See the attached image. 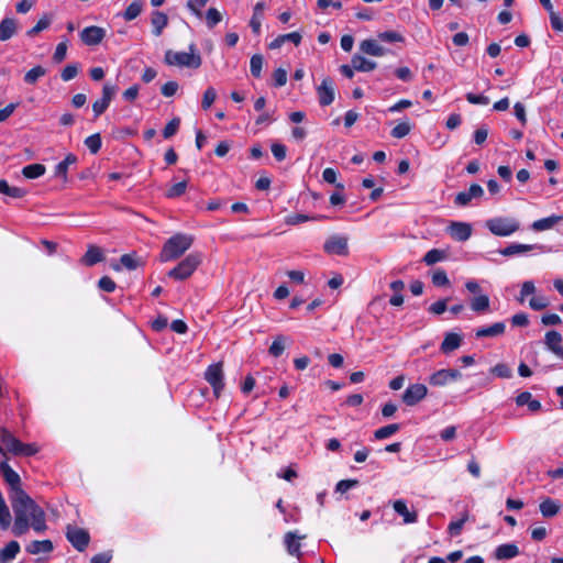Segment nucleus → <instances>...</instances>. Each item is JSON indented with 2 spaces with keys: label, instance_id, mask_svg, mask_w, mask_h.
Listing matches in <instances>:
<instances>
[{
  "label": "nucleus",
  "instance_id": "cd10ccee",
  "mask_svg": "<svg viewBox=\"0 0 563 563\" xmlns=\"http://www.w3.org/2000/svg\"><path fill=\"white\" fill-rule=\"evenodd\" d=\"M301 38H302L301 34L298 32L282 34V35H278L275 40H273L268 44V48L277 49V48L282 47L284 45V43H287V42H291L296 46H298L301 42Z\"/></svg>",
  "mask_w": 563,
  "mask_h": 563
},
{
  "label": "nucleus",
  "instance_id": "79ce46f5",
  "mask_svg": "<svg viewBox=\"0 0 563 563\" xmlns=\"http://www.w3.org/2000/svg\"><path fill=\"white\" fill-rule=\"evenodd\" d=\"M399 430H400V424H398V423L387 424V426H384V427L377 429L374 432V438L376 440H384V439L391 437Z\"/></svg>",
  "mask_w": 563,
  "mask_h": 563
},
{
  "label": "nucleus",
  "instance_id": "58836bf2",
  "mask_svg": "<svg viewBox=\"0 0 563 563\" xmlns=\"http://www.w3.org/2000/svg\"><path fill=\"white\" fill-rule=\"evenodd\" d=\"M11 520L12 517L9 507L7 506L2 493L0 492V528L2 530H7L11 525Z\"/></svg>",
  "mask_w": 563,
  "mask_h": 563
},
{
  "label": "nucleus",
  "instance_id": "ea45409f",
  "mask_svg": "<svg viewBox=\"0 0 563 563\" xmlns=\"http://www.w3.org/2000/svg\"><path fill=\"white\" fill-rule=\"evenodd\" d=\"M471 309L477 313L486 312L489 309V298L487 295H479L471 300Z\"/></svg>",
  "mask_w": 563,
  "mask_h": 563
},
{
  "label": "nucleus",
  "instance_id": "680f3d73",
  "mask_svg": "<svg viewBox=\"0 0 563 563\" xmlns=\"http://www.w3.org/2000/svg\"><path fill=\"white\" fill-rule=\"evenodd\" d=\"M98 287L102 291L113 292L117 288V284L109 276H103L99 279Z\"/></svg>",
  "mask_w": 563,
  "mask_h": 563
},
{
  "label": "nucleus",
  "instance_id": "f8f14e48",
  "mask_svg": "<svg viewBox=\"0 0 563 563\" xmlns=\"http://www.w3.org/2000/svg\"><path fill=\"white\" fill-rule=\"evenodd\" d=\"M462 377V373L456 368L439 369L430 375L429 384L432 386H445Z\"/></svg>",
  "mask_w": 563,
  "mask_h": 563
},
{
  "label": "nucleus",
  "instance_id": "4468645a",
  "mask_svg": "<svg viewBox=\"0 0 563 563\" xmlns=\"http://www.w3.org/2000/svg\"><path fill=\"white\" fill-rule=\"evenodd\" d=\"M428 394V388L423 384H412L407 387L402 395V401L407 406H415L421 401Z\"/></svg>",
  "mask_w": 563,
  "mask_h": 563
},
{
  "label": "nucleus",
  "instance_id": "13d9d810",
  "mask_svg": "<svg viewBox=\"0 0 563 563\" xmlns=\"http://www.w3.org/2000/svg\"><path fill=\"white\" fill-rule=\"evenodd\" d=\"M320 217H310V216L302 214V213H294L286 218V223L289 225H297V224L303 223L309 220H317Z\"/></svg>",
  "mask_w": 563,
  "mask_h": 563
},
{
  "label": "nucleus",
  "instance_id": "4d7b16f0",
  "mask_svg": "<svg viewBox=\"0 0 563 563\" xmlns=\"http://www.w3.org/2000/svg\"><path fill=\"white\" fill-rule=\"evenodd\" d=\"M550 305L549 299L545 296H534L529 300V306L536 311L545 309Z\"/></svg>",
  "mask_w": 563,
  "mask_h": 563
},
{
  "label": "nucleus",
  "instance_id": "6e6d98bb",
  "mask_svg": "<svg viewBox=\"0 0 563 563\" xmlns=\"http://www.w3.org/2000/svg\"><path fill=\"white\" fill-rule=\"evenodd\" d=\"M217 98V91L213 87L206 89L202 96L201 107L203 110H208Z\"/></svg>",
  "mask_w": 563,
  "mask_h": 563
},
{
  "label": "nucleus",
  "instance_id": "6e6552de",
  "mask_svg": "<svg viewBox=\"0 0 563 563\" xmlns=\"http://www.w3.org/2000/svg\"><path fill=\"white\" fill-rule=\"evenodd\" d=\"M200 263L201 256L198 253H191L168 272V277L175 280H185L194 274Z\"/></svg>",
  "mask_w": 563,
  "mask_h": 563
},
{
  "label": "nucleus",
  "instance_id": "9d476101",
  "mask_svg": "<svg viewBox=\"0 0 563 563\" xmlns=\"http://www.w3.org/2000/svg\"><path fill=\"white\" fill-rule=\"evenodd\" d=\"M66 539L79 552H84L90 542V534L87 530L68 525L66 528Z\"/></svg>",
  "mask_w": 563,
  "mask_h": 563
},
{
  "label": "nucleus",
  "instance_id": "72a5a7b5",
  "mask_svg": "<svg viewBox=\"0 0 563 563\" xmlns=\"http://www.w3.org/2000/svg\"><path fill=\"white\" fill-rule=\"evenodd\" d=\"M54 549L51 540H35L26 545L25 550L30 554L49 553Z\"/></svg>",
  "mask_w": 563,
  "mask_h": 563
},
{
  "label": "nucleus",
  "instance_id": "aec40b11",
  "mask_svg": "<svg viewBox=\"0 0 563 563\" xmlns=\"http://www.w3.org/2000/svg\"><path fill=\"white\" fill-rule=\"evenodd\" d=\"M303 538H305V536H299L297 532H292V531H289L285 534L284 542L287 548V552L290 555H294V556H297L298 559H300L302 553L300 550L301 545H300L299 541Z\"/></svg>",
  "mask_w": 563,
  "mask_h": 563
},
{
  "label": "nucleus",
  "instance_id": "4c0bfd02",
  "mask_svg": "<svg viewBox=\"0 0 563 563\" xmlns=\"http://www.w3.org/2000/svg\"><path fill=\"white\" fill-rule=\"evenodd\" d=\"M45 166L43 164H30L23 167L22 175L27 179H35L45 174Z\"/></svg>",
  "mask_w": 563,
  "mask_h": 563
},
{
  "label": "nucleus",
  "instance_id": "423d86ee",
  "mask_svg": "<svg viewBox=\"0 0 563 563\" xmlns=\"http://www.w3.org/2000/svg\"><path fill=\"white\" fill-rule=\"evenodd\" d=\"M485 225L496 236H509L520 229V223L516 219L508 217L488 219Z\"/></svg>",
  "mask_w": 563,
  "mask_h": 563
},
{
  "label": "nucleus",
  "instance_id": "0eeeda50",
  "mask_svg": "<svg viewBox=\"0 0 563 563\" xmlns=\"http://www.w3.org/2000/svg\"><path fill=\"white\" fill-rule=\"evenodd\" d=\"M0 473L9 487V499L18 497L20 494H26V492L22 488L20 475L9 465L8 456L0 462Z\"/></svg>",
  "mask_w": 563,
  "mask_h": 563
},
{
  "label": "nucleus",
  "instance_id": "864d4df0",
  "mask_svg": "<svg viewBox=\"0 0 563 563\" xmlns=\"http://www.w3.org/2000/svg\"><path fill=\"white\" fill-rule=\"evenodd\" d=\"M285 351V338L282 335H278L273 341L271 347H269V354L274 357L280 356Z\"/></svg>",
  "mask_w": 563,
  "mask_h": 563
},
{
  "label": "nucleus",
  "instance_id": "09e8293b",
  "mask_svg": "<svg viewBox=\"0 0 563 563\" xmlns=\"http://www.w3.org/2000/svg\"><path fill=\"white\" fill-rule=\"evenodd\" d=\"M411 131V125L408 121L398 123L393 130L390 131V135L395 139H402L407 136Z\"/></svg>",
  "mask_w": 563,
  "mask_h": 563
},
{
  "label": "nucleus",
  "instance_id": "ddd939ff",
  "mask_svg": "<svg viewBox=\"0 0 563 563\" xmlns=\"http://www.w3.org/2000/svg\"><path fill=\"white\" fill-rule=\"evenodd\" d=\"M317 95L322 107H327L334 101L335 91L332 78L325 77L322 79L321 84L317 87Z\"/></svg>",
  "mask_w": 563,
  "mask_h": 563
},
{
  "label": "nucleus",
  "instance_id": "7c9ffc66",
  "mask_svg": "<svg viewBox=\"0 0 563 563\" xmlns=\"http://www.w3.org/2000/svg\"><path fill=\"white\" fill-rule=\"evenodd\" d=\"M21 548L18 541H10L3 549L0 550V563H10L19 554Z\"/></svg>",
  "mask_w": 563,
  "mask_h": 563
},
{
  "label": "nucleus",
  "instance_id": "2f4dec72",
  "mask_svg": "<svg viewBox=\"0 0 563 563\" xmlns=\"http://www.w3.org/2000/svg\"><path fill=\"white\" fill-rule=\"evenodd\" d=\"M563 220L562 216L552 214L547 218L539 219L534 221L531 225V229L534 231H545L552 229L554 225L560 223Z\"/></svg>",
  "mask_w": 563,
  "mask_h": 563
},
{
  "label": "nucleus",
  "instance_id": "7ed1b4c3",
  "mask_svg": "<svg viewBox=\"0 0 563 563\" xmlns=\"http://www.w3.org/2000/svg\"><path fill=\"white\" fill-rule=\"evenodd\" d=\"M40 452L36 443H23L11 430L0 427V454L5 459L8 454L18 457L34 456Z\"/></svg>",
  "mask_w": 563,
  "mask_h": 563
},
{
  "label": "nucleus",
  "instance_id": "f257e3e1",
  "mask_svg": "<svg viewBox=\"0 0 563 563\" xmlns=\"http://www.w3.org/2000/svg\"><path fill=\"white\" fill-rule=\"evenodd\" d=\"M14 514L12 533L15 537L25 534L30 528L36 532L46 530L44 510L26 494L10 499Z\"/></svg>",
  "mask_w": 563,
  "mask_h": 563
},
{
  "label": "nucleus",
  "instance_id": "3c124183",
  "mask_svg": "<svg viewBox=\"0 0 563 563\" xmlns=\"http://www.w3.org/2000/svg\"><path fill=\"white\" fill-rule=\"evenodd\" d=\"M432 284L437 287H444L450 285L446 272L442 268H438L432 274Z\"/></svg>",
  "mask_w": 563,
  "mask_h": 563
},
{
  "label": "nucleus",
  "instance_id": "dca6fc26",
  "mask_svg": "<svg viewBox=\"0 0 563 563\" xmlns=\"http://www.w3.org/2000/svg\"><path fill=\"white\" fill-rule=\"evenodd\" d=\"M448 232L453 240L457 242H465L472 235V225L466 222L453 221L448 227Z\"/></svg>",
  "mask_w": 563,
  "mask_h": 563
},
{
  "label": "nucleus",
  "instance_id": "a878e982",
  "mask_svg": "<svg viewBox=\"0 0 563 563\" xmlns=\"http://www.w3.org/2000/svg\"><path fill=\"white\" fill-rule=\"evenodd\" d=\"M360 49L371 56H384L388 53V49L380 46L376 40L367 38L362 41Z\"/></svg>",
  "mask_w": 563,
  "mask_h": 563
},
{
  "label": "nucleus",
  "instance_id": "bb28decb",
  "mask_svg": "<svg viewBox=\"0 0 563 563\" xmlns=\"http://www.w3.org/2000/svg\"><path fill=\"white\" fill-rule=\"evenodd\" d=\"M462 336L454 332H449L445 334L444 340L440 345V350L444 354H449L461 346Z\"/></svg>",
  "mask_w": 563,
  "mask_h": 563
},
{
  "label": "nucleus",
  "instance_id": "393cba45",
  "mask_svg": "<svg viewBox=\"0 0 563 563\" xmlns=\"http://www.w3.org/2000/svg\"><path fill=\"white\" fill-rule=\"evenodd\" d=\"M77 163V156L73 153L66 155V157L55 166L54 176L62 178L63 181H67V173L70 165Z\"/></svg>",
  "mask_w": 563,
  "mask_h": 563
},
{
  "label": "nucleus",
  "instance_id": "a19ab883",
  "mask_svg": "<svg viewBox=\"0 0 563 563\" xmlns=\"http://www.w3.org/2000/svg\"><path fill=\"white\" fill-rule=\"evenodd\" d=\"M445 257V251L432 249L424 254L422 261L426 263V265L431 266L437 264L438 262L443 261Z\"/></svg>",
  "mask_w": 563,
  "mask_h": 563
},
{
  "label": "nucleus",
  "instance_id": "c9c22d12",
  "mask_svg": "<svg viewBox=\"0 0 563 563\" xmlns=\"http://www.w3.org/2000/svg\"><path fill=\"white\" fill-rule=\"evenodd\" d=\"M144 7L143 0H133L124 10L122 13V18L125 21H133L135 20L142 12Z\"/></svg>",
  "mask_w": 563,
  "mask_h": 563
},
{
  "label": "nucleus",
  "instance_id": "c85d7f7f",
  "mask_svg": "<svg viewBox=\"0 0 563 563\" xmlns=\"http://www.w3.org/2000/svg\"><path fill=\"white\" fill-rule=\"evenodd\" d=\"M151 24L153 26V34L155 36H159L163 33V30L168 24V16L162 11H153L151 15Z\"/></svg>",
  "mask_w": 563,
  "mask_h": 563
},
{
  "label": "nucleus",
  "instance_id": "052dcab7",
  "mask_svg": "<svg viewBox=\"0 0 563 563\" xmlns=\"http://www.w3.org/2000/svg\"><path fill=\"white\" fill-rule=\"evenodd\" d=\"M490 372L500 378H509L511 377V369L510 367L505 363H498L496 364Z\"/></svg>",
  "mask_w": 563,
  "mask_h": 563
},
{
  "label": "nucleus",
  "instance_id": "338daca9",
  "mask_svg": "<svg viewBox=\"0 0 563 563\" xmlns=\"http://www.w3.org/2000/svg\"><path fill=\"white\" fill-rule=\"evenodd\" d=\"M274 85L276 87H283L287 82V71L284 68H277L273 73Z\"/></svg>",
  "mask_w": 563,
  "mask_h": 563
},
{
  "label": "nucleus",
  "instance_id": "39448f33",
  "mask_svg": "<svg viewBox=\"0 0 563 563\" xmlns=\"http://www.w3.org/2000/svg\"><path fill=\"white\" fill-rule=\"evenodd\" d=\"M189 52H174L172 49L166 51L164 56L165 64L169 66L187 67L197 69L201 66V56L197 53L196 45L191 43L189 45Z\"/></svg>",
  "mask_w": 563,
  "mask_h": 563
},
{
  "label": "nucleus",
  "instance_id": "5701e85b",
  "mask_svg": "<svg viewBox=\"0 0 563 563\" xmlns=\"http://www.w3.org/2000/svg\"><path fill=\"white\" fill-rule=\"evenodd\" d=\"M539 247L538 245L532 244H521V243H511L508 246L500 249L499 254L510 257L515 255H523L529 253L530 251Z\"/></svg>",
  "mask_w": 563,
  "mask_h": 563
},
{
  "label": "nucleus",
  "instance_id": "a211bd4d",
  "mask_svg": "<svg viewBox=\"0 0 563 563\" xmlns=\"http://www.w3.org/2000/svg\"><path fill=\"white\" fill-rule=\"evenodd\" d=\"M544 343L547 347L556 356L563 358L562 335L555 330L545 333Z\"/></svg>",
  "mask_w": 563,
  "mask_h": 563
},
{
  "label": "nucleus",
  "instance_id": "473e14b6",
  "mask_svg": "<svg viewBox=\"0 0 563 563\" xmlns=\"http://www.w3.org/2000/svg\"><path fill=\"white\" fill-rule=\"evenodd\" d=\"M351 64L355 70L363 73L372 71L377 66L375 62L366 59L364 56L358 54L352 57Z\"/></svg>",
  "mask_w": 563,
  "mask_h": 563
},
{
  "label": "nucleus",
  "instance_id": "8fccbe9b",
  "mask_svg": "<svg viewBox=\"0 0 563 563\" xmlns=\"http://www.w3.org/2000/svg\"><path fill=\"white\" fill-rule=\"evenodd\" d=\"M101 136L99 133L92 134L85 140V145L88 147L91 154H97L101 148Z\"/></svg>",
  "mask_w": 563,
  "mask_h": 563
},
{
  "label": "nucleus",
  "instance_id": "f3484780",
  "mask_svg": "<svg viewBox=\"0 0 563 563\" xmlns=\"http://www.w3.org/2000/svg\"><path fill=\"white\" fill-rule=\"evenodd\" d=\"M484 196V189L478 184H472L468 190L459 192L454 198V203L459 207L467 206L472 199H478Z\"/></svg>",
  "mask_w": 563,
  "mask_h": 563
},
{
  "label": "nucleus",
  "instance_id": "37998d69",
  "mask_svg": "<svg viewBox=\"0 0 563 563\" xmlns=\"http://www.w3.org/2000/svg\"><path fill=\"white\" fill-rule=\"evenodd\" d=\"M45 74L46 69L44 67L40 65L35 66L24 75V81L27 85H34L41 77L45 76Z\"/></svg>",
  "mask_w": 563,
  "mask_h": 563
},
{
  "label": "nucleus",
  "instance_id": "a18cd8bd",
  "mask_svg": "<svg viewBox=\"0 0 563 563\" xmlns=\"http://www.w3.org/2000/svg\"><path fill=\"white\" fill-rule=\"evenodd\" d=\"M377 37L379 41L382 42H386V43H397V42H405V37L402 36V34H400L399 32H396V31H385V32H379L377 34Z\"/></svg>",
  "mask_w": 563,
  "mask_h": 563
},
{
  "label": "nucleus",
  "instance_id": "de8ad7c7",
  "mask_svg": "<svg viewBox=\"0 0 563 563\" xmlns=\"http://www.w3.org/2000/svg\"><path fill=\"white\" fill-rule=\"evenodd\" d=\"M468 515L464 514L459 520L451 521L448 527V532L451 537H457L461 534L464 523L467 521Z\"/></svg>",
  "mask_w": 563,
  "mask_h": 563
},
{
  "label": "nucleus",
  "instance_id": "f03ea898",
  "mask_svg": "<svg viewBox=\"0 0 563 563\" xmlns=\"http://www.w3.org/2000/svg\"><path fill=\"white\" fill-rule=\"evenodd\" d=\"M40 452L36 443H23L11 430L0 427V454L5 459L8 454L18 457L34 456Z\"/></svg>",
  "mask_w": 563,
  "mask_h": 563
},
{
  "label": "nucleus",
  "instance_id": "e2e57ef3",
  "mask_svg": "<svg viewBox=\"0 0 563 563\" xmlns=\"http://www.w3.org/2000/svg\"><path fill=\"white\" fill-rule=\"evenodd\" d=\"M448 300L449 299L444 298L433 302L428 308V311L437 316L442 314L448 309Z\"/></svg>",
  "mask_w": 563,
  "mask_h": 563
},
{
  "label": "nucleus",
  "instance_id": "bf43d9fd",
  "mask_svg": "<svg viewBox=\"0 0 563 563\" xmlns=\"http://www.w3.org/2000/svg\"><path fill=\"white\" fill-rule=\"evenodd\" d=\"M536 292V286L532 280L523 282L520 290V296L518 297V301L520 303L525 302L526 297L533 295Z\"/></svg>",
  "mask_w": 563,
  "mask_h": 563
},
{
  "label": "nucleus",
  "instance_id": "5fc2aeb1",
  "mask_svg": "<svg viewBox=\"0 0 563 563\" xmlns=\"http://www.w3.org/2000/svg\"><path fill=\"white\" fill-rule=\"evenodd\" d=\"M179 125H180V119L179 118H174L172 119L164 128L163 130V136L164 139H170L172 136H174L178 129H179Z\"/></svg>",
  "mask_w": 563,
  "mask_h": 563
},
{
  "label": "nucleus",
  "instance_id": "603ef678",
  "mask_svg": "<svg viewBox=\"0 0 563 563\" xmlns=\"http://www.w3.org/2000/svg\"><path fill=\"white\" fill-rule=\"evenodd\" d=\"M187 189V181H180L173 185L165 194V196L169 199L178 198L185 194Z\"/></svg>",
  "mask_w": 563,
  "mask_h": 563
},
{
  "label": "nucleus",
  "instance_id": "b1692460",
  "mask_svg": "<svg viewBox=\"0 0 563 563\" xmlns=\"http://www.w3.org/2000/svg\"><path fill=\"white\" fill-rule=\"evenodd\" d=\"M18 32V21L13 18H4L0 21V41L10 40Z\"/></svg>",
  "mask_w": 563,
  "mask_h": 563
},
{
  "label": "nucleus",
  "instance_id": "20e7f679",
  "mask_svg": "<svg viewBox=\"0 0 563 563\" xmlns=\"http://www.w3.org/2000/svg\"><path fill=\"white\" fill-rule=\"evenodd\" d=\"M194 243V238L188 234L177 233L169 238L161 251V261L169 262L180 257Z\"/></svg>",
  "mask_w": 563,
  "mask_h": 563
},
{
  "label": "nucleus",
  "instance_id": "9b49d317",
  "mask_svg": "<svg viewBox=\"0 0 563 563\" xmlns=\"http://www.w3.org/2000/svg\"><path fill=\"white\" fill-rule=\"evenodd\" d=\"M349 239L342 235H331L323 245L325 253L331 255L346 256L349 254Z\"/></svg>",
  "mask_w": 563,
  "mask_h": 563
},
{
  "label": "nucleus",
  "instance_id": "f704fd0d",
  "mask_svg": "<svg viewBox=\"0 0 563 563\" xmlns=\"http://www.w3.org/2000/svg\"><path fill=\"white\" fill-rule=\"evenodd\" d=\"M52 22H53V14H51V13L43 14V16L36 22V24L32 29L26 31V33H25L26 36L34 37L42 31L48 29L49 25L52 24Z\"/></svg>",
  "mask_w": 563,
  "mask_h": 563
},
{
  "label": "nucleus",
  "instance_id": "49530a36",
  "mask_svg": "<svg viewBox=\"0 0 563 563\" xmlns=\"http://www.w3.org/2000/svg\"><path fill=\"white\" fill-rule=\"evenodd\" d=\"M262 68H263V56L260 54H255L251 57L250 60V70L252 76L255 78H260L262 75Z\"/></svg>",
  "mask_w": 563,
  "mask_h": 563
},
{
  "label": "nucleus",
  "instance_id": "c756f323",
  "mask_svg": "<svg viewBox=\"0 0 563 563\" xmlns=\"http://www.w3.org/2000/svg\"><path fill=\"white\" fill-rule=\"evenodd\" d=\"M506 325L504 322H495L489 327L478 328L475 332L476 338H488L504 334Z\"/></svg>",
  "mask_w": 563,
  "mask_h": 563
},
{
  "label": "nucleus",
  "instance_id": "c03bdc74",
  "mask_svg": "<svg viewBox=\"0 0 563 563\" xmlns=\"http://www.w3.org/2000/svg\"><path fill=\"white\" fill-rule=\"evenodd\" d=\"M222 13L216 8H209L206 12V24L208 29H213L222 21Z\"/></svg>",
  "mask_w": 563,
  "mask_h": 563
},
{
  "label": "nucleus",
  "instance_id": "6ab92c4d",
  "mask_svg": "<svg viewBox=\"0 0 563 563\" xmlns=\"http://www.w3.org/2000/svg\"><path fill=\"white\" fill-rule=\"evenodd\" d=\"M393 508L396 514L402 517L404 523H415L418 521V514L416 510H409L407 503L404 499H397L393 503Z\"/></svg>",
  "mask_w": 563,
  "mask_h": 563
},
{
  "label": "nucleus",
  "instance_id": "69168bd1",
  "mask_svg": "<svg viewBox=\"0 0 563 563\" xmlns=\"http://www.w3.org/2000/svg\"><path fill=\"white\" fill-rule=\"evenodd\" d=\"M78 74V66L76 64L67 65L60 74V77L64 81H69L74 79Z\"/></svg>",
  "mask_w": 563,
  "mask_h": 563
},
{
  "label": "nucleus",
  "instance_id": "2eb2a0df",
  "mask_svg": "<svg viewBox=\"0 0 563 563\" xmlns=\"http://www.w3.org/2000/svg\"><path fill=\"white\" fill-rule=\"evenodd\" d=\"M106 36V30L100 26L91 25L80 32V40L88 46H95L102 42Z\"/></svg>",
  "mask_w": 563,
  "mask_h": 563
},
{
  "label": "nucleus",
  "instance_id": "0e129e2a",
  "mask_svg": "<svg viewBox=\"0 0 563 563\" xmlns=\"http://www.w3.org/2000/svg\"><path fill=\"white\" fill-rule=\"evenodd\" d=\"M358 485L357 479H342L335 486V492L344 494L349 489L354 488Z\"/></svg>",
  "mask_w": 563,
  "mask_h": 563
},
{
  "label": "nucleus",
  "instance_id": "412c9836",
  "mask_svg": "<svg viewBox=\"0 0 563 563\" xmlns=\"http://www.w3.org/2000/svg\"><path fill=\"white\" fill-rule=\"evenodd\" d=\"M104 260L103 252L96 245H89L87 252L81 257L80 263L85 266H93Z\"/></svg>",
  "mask_w": 563,
  "mask_h": 563
},
{
  "label": "nucleus",
  "instance_id": "1a4fd4ad",
  "mask_svg": "<svg viewBox=\"0 0 563 563\" xmlns=\"http://www.w3.org/2000/svg\"><path fill=\"white\" fill-rule=\"evenodd\" d=\"M206 380L211 385L216 398L220 397L224 388V374L222 363H213L209 365L205 373Z\"/></svg>",
  "mask_w": 563,
  "mask_h": 563
},
{
  "label": "nucleus",
  "instance_id": "4be33fe9",
  "mask_svg": "<svg viewBox=\"0 0 563 563\" xmlns=\"http://www.w3.org/2000/svg\"><path fill=\"white\" fill-rule=\"evenodd\" d=\"M519 555V548L515 543H504L495 549L494 556L498 561L511 560Z\"/></svg>",
  "mask_w": 563,
  "mask_h": 563
},
{
  "label": "nucleus",
  "instance_id": "774afa93",
  "mask_svg": "<svg viewBox=\"0 0 563 563\" xmlns=\"http://www.w3.org/2000/svg\"><path fill=\"white\" fill-rule=\"evenodd\" d=\"M112 560V551H104L93 555L90 563H110Z\"/></svg>",
  "mask_w": 563,
  "mask_h": 563
},
{
  "label": "nucleus",
  "instance_id": "e433bc0d",
  "mask_svg": "<svg viewBox=\"0 0 563 563\" xmlns=\"http://www.w3.org/2000/svg\"><path fill=\"white\" fill-rule=\"evenodd\" d=\"M539 509L544 518H551L559 514L560 505L551 498H545L540 503Z\"/></svg>",
  "mask_w": 563,
  "mask_h": 563
}]
</instances>
